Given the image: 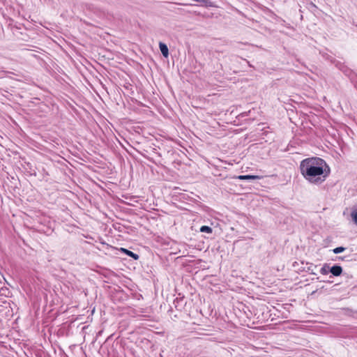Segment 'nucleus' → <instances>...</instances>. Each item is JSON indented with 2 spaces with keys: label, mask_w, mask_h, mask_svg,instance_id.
I'll use <instances>...</instances> for the list:
<instances>
[{
  "label": "nucleus",
  "mask_w": 357,
  "mask_h": 357,
  "mask_svg": "<svg viewBox=\"0 0 357 357\" xmlns=\"http://www.w3.org/2000/svg\"><path fill=\"white\" fill-rule=\"evenodd\" d=\"M160 357H163L162 354H160Z\"/></svg>",
  "instance_id": "nucleus-25"
},
{
  "label": "nucleus",
  "mask_w": 357,
  "mask_h": 357,
  "mask_svg": "<svg viewBox=\"0 0 357 357\" xmlns=\"http://www.w3.org/2000/svg\"><path fill=\"white\" fill-rule=\"evenodd\" d=\"M10 291L8 288L6 287H3L0 289V296H5V297H9Z\"/></svg>",
  "instance_id": "nucleus-13"
},
{
  "label": "nucleus",
  "mask_w": 357,
  "mask_h": 357,
  "mask_svg": "<svg viewBox=\"0 0 357 357\" xmlns=\"http://www.w3.org/2000/svg\"><path fill=\"white\" fill-rule=\"evenodd\" d=\"M351 82L355 86L357 84V73H355L354 70L353 72L347 77Z\"/></svg>",
  "instance_id": "nucleus-12"
},
{
  "label": "nucleus",
  "mask_w": 357,
  "mask_h": 357,
  "mask_svg": "<svg viewBox=\"0 0 357 357\" xmlns=\"http://www.w3.org/2000/svg\"><path fill=\"white\" fill-rule=\"evenodd\" d=\"M345 250H346L345 247L339 246V247H337V248H334L333 250V252L334 254H339V253H341V252H344Z\"/></svg>",
  "instance_id": "nucleus-15"
},
{
  "label": "nucleus",
  "mask_w": 357,
  "mask_h": 357,
  "mask_svg": "<svg viewBox=\"0 0 357 357\" xmlns=\"http://www.w3.org/2000/svg\"><path fill=\"white\" fill-rule=\"evenodd\" d=\"M239 180H248V181H254L261 179L262 177L258 175H252V174H245V175H239L236 177Z\"/></svg>",
  "instance_id": "nucleus-8"
},
{
  "label": "nucleus",
  "mask_w": 357,
  "mask_h": 357,
  "mask_svg": "<svg viewBox=\"0 0 357 357\" xmlns=\"http://www.w3.org/2000/svg\"><path fill=\"white\" fill-rule=\"evenodd\" d=\"M327 282H328V283H331V282H332V281H331V280H329Z\"/></svg>",
  "instance_id": "nucleus-22"
},
{
  "label": "nucleus",
  "mask_w": 357,
  "mask_h": 357,
  "mask_svg": "<svg viewBox=\"0 0 357 357\" xmlns=\"http://www.w3.org/2000/svg\"><path fill=\"white\" fill-rule=\"evenodd\" d=\"M341 71L344 73L345 76L348 77L353 72V70H351L345 65L344 67H342Z\"/></svg>",
  "instance_id": "nucleus-14"
},
{
  "label": "nucleus",
  "mask_w": 357,
  "mask_h": 357,
  "mask_svg": "<svg viewBox=\"0 0 357 357\" xmlns=\"http://www.w3.org/2000/svg\"><path fill=\"white\" fill-rule=\"evenodd\" d=\"M327 282H328V283H331V282H332V281H331V280H329Z\"/></svg>",
  "instance_id": "nucleus-21"
},
{
  "label": "nucleus",
  "mask_w": 357,
  "mask_h": 357,
  "mask_svg": "<svg viewBox=\"0 0 357 357\" xmlns=\"http://www.w3.org/2000/svg\"><path fill=\"white\" fill-rule=\"evenodd\" d=\"M299 168L303 178L314 185L321 184L331 173L330 167L326 162L319 157L303 159L300 163Z\"/></svg>",
  "instance_id": "nucleus-1"
},
{
  "label": "nucleus",
  "mask_w": 357,
  "mask_h": 357,
  "mask_svg": "<svg viewBox=\"0 0 357 357\" xmlns=\"http://www.w3.org/2000/svg\"><path fill=\"white\" fill-rule=\"evenodd\" d=\"M330 273L331 274L330 278L340 276L343 274V268L340 264H335L331 266Z\"/></svg>",
  "instance_id": "nucleus-3"
},
{
  "label": "nucleus",
  "mask_w": 357,
  "mask_h": 357,
  "mask_svg": "<svg viewBox=\"0 0 357 357\" xmlns=\"http://www.w3.org/2000/svg\"><path fill=\"white\" fill-rule=\"evenodd\" d=\"M199 231L211 234L213 233V229L210 226L203 225L200 227Z\"/></svg>",
  "instance_id": "nucleus-11"
},
{
  "label": "nucleus",
  "mask_w": 357,
  "mask_h": 357,
  "mask_svg": "<svg viewBox=\"0 0 357 357\" xmlns=\"http://www.w3.org/2000/svg\"><path fill=\"white\" fill-rule=\"evenodd\" d=\"M23 168L28 175L36 176V175H37V173L36 171V168L31 162H25L24 165H23Z\"/></svg>",
  "instance_id": "nucleus-5"
},
{
  "label": "nucleus",
  "mask_w": 357,
  "mask_h": 357,
  "mask_svg": "<svg viewBox=\"0 0 357 357\" xmlns=\"http://www.w3.org/2000/svg\"><path fill=\"white\" fill-rule=\"evenodd\" d=\"M342 275L346 280L347 282H348L349 280L353 278V276L351 275H349V273H343Z\"/></svg>",
  "instance_id": "nucleus-18"
},
{
  "label": "nucleus",
  "mask_w": 357,
  "mask_h": 357,
  "mask_svg": "<svg viewBox=\"0 0 357 357\" xmlns=\"http://www.w3.org/2000/svg\"><path fill=\"white\" fill-rule=\"evenodd\" d=\"M354 87L357 90V84L354 86Z\"/></svg>",
  "instance_id": "nucleus-23"
},
{
  "label": "nucleus",
  "mask_w": 357,
  "mask_h": 357,
  "mask_svg": "<svg viewBox=\"0 0 357 357\" xmlns=\"http://www.w3.org/2000/svg\"><path fill=\"white\" fill-rule=\"evenodd\" d=\"M339 259H342V260H343V259H344V258H343V257H339Z\"/></svg>",
  "instance_id": "nucleus-24"
},
{
  "label": "nucleus",
  "mask_w": 357,
  "mask_h": 357,
  "mask_svg": "<svg viewBox=\"0 0 357 357\" xmlns=\"http://www.w3.org/2000/svg\"><path fill=\"white\" fill-rule=\"evenodd\" d=\"M135 344L137 347L146 349H152L154 350V344L146 337H139L135 341Z\"/></svg>",
  "instance_id": "nucleus-2"
},
{
  "label": "nucleus",
  "mask_w": 357,
  "mask_h": 357,
  "mask_svg": "<svg viewBox=\"0 0 357 357\" xmlns=\"http://www.w3.org/2000/svg\"><path fill=\"white\" fill-rule=\"evenodd\" d=\"M351 217L353 222L357 225V206H354L352 208L351 212Z\"/></svg>",
  "instance_id": "nucleus-9"
},
{
  "label": "nucleus",
  "mask_w": 357,
  "mask_h": 357,
  "mask_svg": "<svg viewBox=\"0 0 357 357\" xmlns=\"http://www.w3.org/2000/svg\"><path fill=\"white\" fill-rule=\"evenodd\" d=\"M119 250L123 253V254H125L126 255L132 258L133 259L135 260H138L139 258V255H137V253H135L126 248H121L119 249Z\"/></svg>",
  "instance_id": "nucleus-7"
},
{
  "label": "nucleus",
  "mask_w": 357,
  "mask_h": 357,
  "mask_svg": "<svg viewBox=\"0 0 357 357\" xmlns=\"http://www.w3.org/2000/svg\"><path fill=\"white\" fill-rule=\"evenodd\" d=\"M303 271H306L312 275H316L314 272V268L312 266H307V268H303Z\"/></svg>",
  "instance_id": "nucleus-17"
},
{
  "label": "nucleus",
  "mask_w": 357,
  "mask_h": 357,
  "mask_svg": "<svg viewBox=\"0 0 357 357\" xmlns=\"http://www.w3.org/2000/svg\"><path fill=\"white\" fill-rule=\"evenodd\" d=\"M250 113H251V110H249L248 112H242L241 114H240L238 115V117L243 118L245 116H248L250 115Z\"/></svg>",
  "instance_id": "nucleus-19"
},
{
  "label": "nucleus",
  "mask_w": 357,
  "mask_h": 357,
  "mask_svg": "<svg viewBox=\"0 0 357 357\" xmlns=\"http://www.w3.org/2000/svg\"><path fill=\"white\" fill-rule=\"evenodd\" d=\"M173 304L177 310L181 311L185 304L184 296H181V294H178V296L174 300Z\"/></svg>",
  "instance_id": "nucleus-4"
},
{
  "label": "nucleus",
  "mask_w": 357,
  "mask_h": 357,
  "mask_svg": "<svg viewBox=\"0 0 357 357\" xmlns=\"http://www.w3.org/2000/svg\"><path fill=\"white\" fill-rule=\"evenodd\" d=\"M155 153L158 154L159 156H161L160 153L156 152V149H154V151H153Z\"/></svg>",
  "instance_id": "nucleus-20"
},
{
  "label": "nucleus",
  "mask_w": 357,
  "mask_h": 357,
  "mask_svg": "<svg viewBox=\"0 0 357 357\" xmlns=\"http://www.w3.org/2000/svg\"><path fill=\"white\" fill-rule=\"evenodd\" d=\"M333 63L335 64V67L337 68L340 70H341L342 67L345 66L344 63L336 60H334Z\"/></svg>",
  "instance_id": "nucleus-16"
},
{
  "label": "nucleus",
  "mask_w": 357,
  "mask_h": 357,
  "mask_svg": "<svg viewBox=\"0 0 357 357\" xmlns=\"http://www.w3.org/2000/svg\"><path fill=\"white\" fill-rule=\"evenodd\" d=\"M158 45H159V49H160V51L162 55L165 58L167 59L169 53V49H168L167 44L162 41H160Z\"/></svg>",
  "instance_id": "nucleus-6"
},
{
  "label": "nucleus",
  "mask_w": 357,
  "mask_h": 357,
  "mask_svg": "<svg viewBox=\"0 0 357 357\" xmlns=\"http://www.w3.org/2000/svg\"><path fill=\"white\" fill-rule=\"evenodd\" d=\"M331 266L328 264H324L320 269V273L322 275H328L330 273Z\"/></svg>",
  "instance_id": "nucleus-10"
}]
</instances>
